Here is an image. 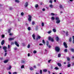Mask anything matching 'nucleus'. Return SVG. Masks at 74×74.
Masks as SVG:
<instances>
[{"mask_svg":"<svg viewBox=\"0 0 74 74\" xmlns=\"http://www.w3.org/2000/svg\"><path fill=\"white\" fill-rule=\"evenodd\" d=\"M33 53H37V51H36V50H34V51H33Z\"/></svg>","mask_w":74,"mask_h":74,"instance_id":"35","label":"nucleus"},{"mask_svg":"<svg viewBox=\"0 0 74 74\" xmlns=\"http://www.w3.org/2000/svg\"><path fill=\"white\" fill-rule=\"evenodd\" d=\"M60 8H63V6L62 5H60Z\"/></svg>","mask_w":74,"mask_h":74,"instance_id":"39","label":"nucleus"},{"mask_svg":"<svg viewBox=\"0 0 74 74\" xmlns=\"http://www.w3.org/2000/svg\"><path fill=\"white\" fill-rule=\"evenodd\" d=\"M51 60H48V62L49 63H50L51 62Z\"/></svg>","mask_w":74,"mask_h":74,"instance_id":"57","label":"nucleus"},{"mask_svg":"<svg viewBox=\"0 0 74 74\" xmlns=\"http://www.w3.org/2000/svg\"><path fill=\"white\" fill-rule=\"evenodd\" d=\"M10 48V45H8V49H9Z\"/></svg>","mask_w":74,"mask_h":74,"instance_id":"54","label":"nucleus"},{"mask_svg":"<svg viewBox=\"0 0 74 74\" xmlns=\"http://www.w3.org/2000/svg\"><path fill=\"white\" fill-rule=\"evenodd\" d=\"M39 45H43L42 43H40Z\"/></svg>","mask_w":74,"mask_h":74,"instance_id":"60","label":"nucleus"},{"mask_svg":"<svg viewBox=\"0 0 74 74\" xmlns=\"http://www.w3.org/2000/svg\"><path fill=\"white\" fill-rule=\"evenodd\" d=\"M13 74H17V72H14L13 73Z\"/></svg>","mask_w":74,"mask_h":74,"instance_id":"48","label":"nucleus"},{"mask_svg":"<svg viewBox=\"0 0 74 74\" xmlns=\"http://www.w3.org/2000/svg\"><path fill=\"white\" fill-rule=\"evenodd\" d=\"M49 7L52 8H53V5H52V4H51L49 5Z\"/></svg>","mask_w":74,"mask_h":74,"instance_id":"27","label":"nucleus"},{"mask_svg":"<svg viewBox=\"0 0 74 74\" xmlns=\"http://www.w3.org/2000/svg\"><path fill=\"white\" fill-rule=\"evenodd\" d=\"M15 1L16 3H19V1L18 0H15Z\"/></svg>","mask_w":74,"mask_h":74,"instance_id":"24","label":"nucleus"},{"mask_svg":"<svg viewBox=\"0 0 74 74\" xmlns=\"http://www.w3.org/2000/svg\"><path fill=\"white\" fill-rule=\"evenodd\" d=\"M22 62L23 63H25V62L24 61H22Z\"/></svg>","mask_w":74,"mask_h":74,"instance_id":"53","label":"nucleus"},{"mask_svg":"<svg viewBox=\"0 0 74 74\" xmlns=\"http://www.w3.org/2000/svg\"><path fill=\"white\" fill-rule=\"evenodd\" d=\"M8 62V60L7 59L5 60H4L3 61V62H4V63H7V62Z\"/></svg>","mask_w":74,"mask_h":74,"instance_id":"12","label":"nucleus"},{"mask_svg":"<svg viewBox=\"0 0 74 74\" xmlns=\"http://www.w3.org/2000/svg\"><path fill=\"white\" fill-rule=\"evenodd\" d=\"M14 40V38H10L9 39V41H11V40Z\"/></svg>","mask_w":74,"mask_h":74,"instance_id":"17","label":"nucleus"},{"mask_svg":"<svg viewBox=\"0 0 74 74\" xmlns=\"http://www.w3.org/2000/svg\"><path fill=\"white\" fill-rule=\"evenodd\" d=\"M30 53H28V56H30Z\"/></svg>","mask_w":74,"mask_h":74,"instance_id":"61","label":"nucleus"},{"mask_svg":"<svg viewBox=\"0 0 74 74\" xmlns=\"http://www.w3.org/2000/svg\"><path fill=\"white\" fill-rule=\"evenodd\" d=\"M40 74H42V70H40Z\"/></svg>","mask_w":74,"mask_h":74,"instance_id":"51","label":"nucleus"},{"mask_svg":"<svg viewBox=\"0 0 74 74\" xmlns=\"http://www.w3.org/2000/svg\"><path fill=\"white\" fill-rule=\"evenodd\" d=\"M14 42L16 45V46H17V47H19V45L18 43L17 42L15 41Z\"/></svg>","mask_w":74,"mask_h":74,"instance_id":"8","label":"nucleus"},{"mask_svg":"<svg viewBox=\"0 0 74 74\" xmlns=\"http://www.w3.org/2000/svg\"><path fill=\"white\" fill-rule=\"evenodd\" d=\"M51 32H52L51 31H50L49 32H47V33L48 34H50V33H51Z\"/></svg>","mask_w":74,"mask_h":74,"instance_id":"38","label":"nucleus"},{"mask_svg":"<svg viewBox=\"0 0 74 74\" xmlns=\"http://www.w3.org/2000/svg\"><path fill=\"white\" fill-rule=\"evenodd\" d=\"M28 16L29 17L28 20L29 22H31L32 21V16L30 15H28Z\"/></svg>","mask_w":74,"mask_h":74,"instance_id":"4","label":"nucleus"},{"mask_svg":"<svg viewBox=\"0 0 74 74\" xmlns=\"http://www.w3.org/2000/svg\"><path fill=\"white\" fill-rule=\"evenodd\" d=\"M57 64L58 65V66H59V67H61L62 66V65L61 64L59 63H57Z\"/></svg>","mask_w":74,"mask_h":74,"instance_id":"14","label":"nucleus"},{"mask_svg":"<svg viewBox=\"0 0 74 74\" xmlns=\"http://www.w3.org/2000/svg\"><path fill=\"white\" fill-rule=\"evenodd\" d=\"M55 50L57 52H60V49L59 47L56 46L55 47Z\"/></svg>","mask_w":74,"mask_h":74,"instance_id":"2","label":"nucleus"},{"mask_svg":"<svg viewBox=\"0 0 74 74\" xmlns=\"http://www.w3.org/2000/svg\"><path fill=\"white\" fill-rule=\"evenodd\" d=\"M35 24V23H34V21H32V25H34Z\"/></svg>","mask_w":74,"mask_h":74,"instance_id":"43","label":"nucleus"},{"mask_svg":"<svg viewBox=\"0 0 74 74\" xmlns=\"http://www.w3.org/2000/svg\"><path fill=\"white\" fill-rule=\"evenodd\" d=\"M21 15H22V16H23V15H24V13H23V12H22L21 13Z\"/></svg>","mask_w":74,"mask_h":74,"instance_id":"42","label":"nucleus"},{"mask_svg":"<svg viewBox=\"0 0 74 74\" xmlns=\"http://www.w3.org/2000/svg\"><path fill=\"white\" fill-rule=\"evenodd\" d=\"M8 73H9V74H11V72L10 71H9Z\"/></svg>","mask_w":74,"mask_h":74,"instance_id":"59","label":"nucleus"},{"mask_svg":"<svg viewBox=\"0 0 74 74\" xmlns=\"http://www.w3.org/2000/svg\"><path fill=\"white\" fill-rule=\"evenodd\" d=\"M4 43H5V41H4V40H3L1 42V44L2 45H3L4 44Z\"/></svg>","mask_w":74,"mask_h":74,"instance_id":"10","label":"nucleus"},{"mask_svg":"<svg viewBox=\"0 0 74 74\" xmlns=\"http://www.w3.org/2000/svg\"><path fill=\"white\" fill-rule=\"evenodd\" d=\"M71 50L72 52H74V49L73 48L71 49Z\"/></svg>","mask_w":74,"mask_h":74,"instance_id":"19","label":"nucleus"},{"mask_svg":"<svg viewBox=\"0 0 74 74\" xmlns=\"http://www.w3.org/2000/svg\"><path fill=\"white\" fill-rule=\"evenodd\" d=\"M32 37L33 38L34 40L35 39V34H34L32 35Z\"/></svg>","mask_w":74,"mask_h":74,"instance_id":"15","label":"nucleus"},{"mask_svg":"<svg viewBox=\"0 0 74 74\" xmlns=\"http://www.w3.org/2000/svg\"><path fill=\"white\" fill-rule=\"evenodd\" d=\"M40 38H41V36H40L38 35L37 36V37L36 38V41H37L38 39H40Z\"/></svg>","mask_w":74,"mask_h":74,"instance_id":"9","label":"nucleus"},{"mask_svg":"<svg viewBox=\"0 0 74 74\" xmlns=\"http://www.w3.org/2000/svg\"><path fill=\"white\" fill-rule=\"evenodd\" d=\"M3 49L4 50L5 52H7V47L4 46L3 47Z\"/></svg>","mask_w":74,"mask_h":74,"instance_id":"6","label":"nucleus"},{"mask_svg":"<svg viewBox=\"0 0 74 74\" xmlns=\"http://www.w3.org/2000/svg\"><path fill=\"white\" fill-rule=\"evenodd\" d=\"M7 53H5L4 56H7Z\"/></svg>","mask_w":74,"mask_h":74,"instance_id":"49","label":"nucleus"},{"mask_svg":"<svg viewBox=\"0 0 74 74\" xmlns=\"http://www.w3.org/2000/svg\"><path fill=\"white\" fill-rule=\"evenodd\" d=\"M31 29V28L30 27H29L28 28V30H30Z\"/></svg>","mask_w":74,"mask_h":74,"instance_id":"40","label":"nucleus"},{"mask_svg":"<svg viewBox=\"0 0 74 74\" xmlns=\"http://www.w3.org/2000/svg\"><path fill=\"white\" fill-rule=\"evenodd\" d=\"M14 50H16L17 49V47H15V48H14Z\"/></svg>","mask_w":74,"mask_h":74,"instance_id":"58","label":"nucleus"},{"mask_svg":"<svg viewBox=\"0 0 74 74\" xmlns=\"http://www.w3.org/2000/svg\"><path fill=\"white\" fill-rule=\"evenodd\" d=\"M24 65H22L21 66V69H23V68H24Z\"/></svg>","mask_w":74,"mask_h":74,"instance_id":"44","label":"nucleus"},{"mask_svg":"<svg viewBox=\"0 0 74 74\" xmlns=\"http://www.w3.org/2000/svg\"><path fill=\"white\" fill-rule=\"evenodd\" d=\"M11 30H12V29L11 28H10V29H8V33H10L11 32Z\"/></svg>","mask_w":74,"mask_h":74,"instance_id":"13","label":"nucleus"},{"mask_svg":"<svg viewBox=\"0 0 74 74\" xmlns=\"http://www.w3.org/2000/svg\"><path fill=\"white\" fill-rule=\"evenodd\" d=\"M64 52H67V49H64Z\"/></svg>","mask_w":74,"mask_h":74,"instance_id":"32","label":"nucleus"},{"mask_svg":"<svg viewBox=\"0 0 74 74\" xmlns=\"http://www.w3.org/2000/svg\"><path fill=\"white\" fill-rule=\"evenodd\" d=\"M71 66V64H69L67 65L68 67H70Z\"/></svg>","mask_w":74,"mask_h":74,"instance_id":"29","label":"nucleus"},{"mask_svg":"<svg viewBox=\"0 0 74 74\" xmlns=\"http://www.w3.org/2000/svg\"><path fill=\"white\" fill-rule=\"evenodd\" d=\"M48 73L49 74H50L51 73V72H50V71H48Z\"/></svg>","mask_w":74,"mask_h":74,"instance_id":"63","label":"nucleus"},{"mask_svg":"<svg viewBox=\"0 0 74 74\" xmlns=\"http://www.w3.org/2000/svg\"><path fill=\"white\" fill-rule=\"evenodd\" d=\"M30 70H31V71H32V70H34V69H33V68L32 67H31L30 68Z\"/></svg>","mask_w":74,"mask_h":74,"instance_id":"21","label":"nucleus"},{"mask_svg":"<svg viewBox=\"0 0 74 74\" xmlns=\"http://www.w3.org/2000/svg\"><path fill=\"white\" fill-rule=\"evenodd\" d=\"M51 15H52V16H54V15H55V14L53 13H51Z\"/></svg>","mask_w":74,"mask_h":74,"instance_id":"30","label":"nucleus"},{"mask_svg":"<svg viewBox=\"0 0 74 74\" xmlns=\"http://www.w3.org/2000/svg\"><path fill=\"white\" fill-rule=\"evenodd\" d=\"M56 38V41H57V42H58L59 40V37H58V36H57Z\"/></svg>","mask_w":74,"mask_h":74,"instance_id":"11","label":"nucleus"},{"mask_svg":"<svg viewBox=\"0 0 74 74\" xmlns=\"http://www.w3.org/2000/svg\"><path fill=\"white\" fill-rule=\"evenodd\" d=\"M28 4H29V3H28V2H26L25 3V4L24 5V7H27L28 6Z\"/></svg>","mask_w":74,"mask_h":74,"instance_id":"7","label":"nucleus"},{"mask_svg":"<svg viewBox=\"0 0 74 74\" xmlns=\"http://www.w3.org/2000/svg\"><path fill=\"white\" fill-rule=\"evenodd\" d=\"M74 59V56H72V59Z\"/></svg>","mask_w":74,"mask_h":74,"instance_id":"64","label":"nucleus"},{"mask_svg":"<svg viewBox=\"0 0 74 74\" xmlns=\"http://www.w3.org/2000/svg\"><path fill=\"white\" fill-rule=\"evenodd\" d=\"M71 37H70L69 39V42H71Z\"/></svg>","mask_w":74,"mask_h":74,"instance_id":"20","label":"nucleus"},{"mask_svg":"<svg viewBox=\"0 0 74 74\" xmlns=\"http://www.w3.org/2000/svg\"><path fill=\"white\" fill-rule=\"evenodd\" d=\"M53 32L55 33L56 32V29L54 28L53 29Z\"/></svg>","mask_w":74,"mask_h":74,"instance_id":"18","label":"nucleus"},{"mask_svg":"<svg viewBox=\"0 0 74 74\" xmlns=\"http://www.w3.org/2000/svg\"><path fill=\"white\" fill-rule=\"evenodd\" d=\"M38 7V4H36L35 6V8H37Z\"/></svg>","mask_w":74,"mask_h":74,"instance_id":"22","label":"nucleus"},{"mask_svg":"<svg viewBox=\"0 0 74 74\" xmlns=\"http://www.w3.org/2000/svg\"><path fill=\"white\" fill-rule=\"evenodd\" d=\"M51 19L52 20H55V17L53 16L51 17Z\"/></svg>","mask_w":74,"mask_h":74,"instance_id":"33","label":"nucleus"},{"mask_svg":"<svg viewBox=\"0 0 74 74\" xmlns=\"http://www.w3.org/2000/svg\"><path fill=\"white\" fill-rule=\"evenodd\" d=\"M63 45L65 47V48H68V46H67V43L65 42H64Z\"/></svg>","mask_w":74,"mask_h":74,"instance_id":"5","label":"nucleus"},{"mask_svg":"<svg viewBox=\"0 0 74 74\" xmlns=\"http://www.w3.org/2000/svg\"><path fill=\"white\" fill-rule=\"evenodd\" d=\"M42 26L43 27L44 26V23H42Z\"/></svg>","mask_w":74,"mask_h":74,"instance_id":"46","label":"nucleus"},{"mask_svg":"<svg viewBox=\"0 0 74 74\" xmlns=\"http://www.w3.org/2000/svg\"><path fill=\"white\" fill-rule=\"evenodd\" d=\"M42 42L43 43L44 45H45V40H42Z\"/></svg>","mask_w":74,"mask_h":74,"instance_id":"31","label":"nucleus"},{"mask_svg":"<svg viewBox=\"0 0 74 74\" xmlns=\"http://www.w3.org/2000/svg\"><path fill=\"white\" fill-rule=\"evenodd\" d=\"M50 3L51 4H52V1H51V0H50L49 1Z\"/></svg>","mask_w":74,"mask_h":74,"instance_id":"55","label":"nucleus"},{"mask_svg":"<svg viewBox=\"0 0 74 74\" xmlns=\"http://www.w3.org/2000/svg\"><path fill=\"white\" fill-rule=\"evenodd\" d=\"M30 47V44H28L27 46V48H29Z\"/></svg>","mask_w":74,"mask_h":74,"instance_id":"37","label":"nucleus"},{"mask_svg":"<svg viewBox=\"0 0 74 74\" xmlns=\"http://www.w3.org/2000/svg\"><path fill=\"white\" fill-rule=\"evenodd\" d=\"M67 60L68 61H70V58H68Z\"/></svg>","mask_w":74,"mask_h":74,"instance_id":"45","label":"nucleus"},{"mask_svg":"<svg viewBox=\"0 0 74 74\" xmlns=\"http://www.w3.org/2000/svg\"><path fill=\"white\" fill-rule=\"evenodd\" d=\"M5 36V35L4 34H3L2 35V38H4V36Z\"/></svg>","mask_w":74,"mask_h":74,"instance_id":"41","label":"nucleus"},{"mask_svg":"<svg viewBox=\"0 0 74 74\" xmlns=\"http://www.w3.org/2000/svg\"><path fill=\"white\" fill-rule=\"evenodd\" d=\"M48 40L49 41H51L52 42H53V41H54L53 38H51V36L49 37Z\"/></svg>","mask_w":74,"mask_h":74,"instance_id":"3","label":"nucleus"},{"mask_svg":"<svg viewBox=\"0 0 74 74\" xmlns=\"http://www.w3.org/2000/svg\"><path fill=\"white\" fill-rule=\"evenodd\" d=\"M55 19L56 21V23H60V19L59 17H56Z\"/></svg>","mask_w":74,"mask_h":74,"instance_id":"1","label":"nucleus"},{"mask_svg":"<svg viewBox=\"0 0 74 74\" xmlns=\"http://www.w3.org/2000/svg\"><path fill=\"white\" fill-rule=\"evenodd\" d=\"M42 10L43 11H45V8H43Z\"/></svg>","mask_w":74,"mask_h":74,"instance_id":"56","label":"nucleus"},{"mask_svg":"<svg viewBox=\"0 0 74 74\" xmlns=\"http://www.w3.org/2000/svg\"><path fill=\"white\" fill-rule=\"evenodd\" d=\"M43 72H47V70L44 69L43 70Z\"/></svg>","mask_w":74,"mask_h":74,"instance_id":"26","label":"nucleus"},{"mask_svg":"<svg viewBox=\"0 0 74 74\" xmlns=\"http://www.w3.org/2000/svg\"><path fill=\"white\" fill-rule=\"evenodd\" d=\"M3 59V57L0 58V60H2Z\"/></svg>","mask_w":74,"mask_h":74,"instance_id":"50","label":"nucleus"},{"mask_svg":"<svg viewBox=\"0 0 74 74\" xmlns=\"http://www.w3.org/2000/svg\"><path fill=\"white\" fill-rule=\"evenodd\" d=\"M11 68H12V67H11V66H10L9 68V70H11Z\"/></svg>","mask_w":74,"mask_h":74,"instance_id":"47","label":"nucleus"},{"mask_svg":"<svg viewBox=\"0 0 74 74\" xmlns=\"http://www.w3.org/2000/svg\"><path fill=\"white\" fill-rule=\"evenodd\" d=\"M51 45H49V48H51Z\"/></svg>","mask_w":74,"mask_h":74,"instance_id":"62","label":"nucleus"},{"mask_svg":"<svg viewBox=\"0 0 74 74\" xmlns=\"http://www.w3.org/2000/svg\"><path fill=\"white\" fill-rule=\"evenodd\" d=\"M10 10H12V7H10Z\"/></svg>","mask_w":74,"mask_h":74,"instance_id":"52","label":"nucleus"},{"mask_svg":"<svg viewBox=\"0 0 74 74\" xmlns=\"http://www.w3.org/2000/svg\"><path fill=\"white\" fill-rule=\"evenodd\" d=\"M72 37L73 38V44H74V36H72Z\"/></svg>","mask_w":74,"mask_h":74,"instance_id":"23","label":"nucleus"},{"mask_svg":"<svg viewBox=\"0 0 74 74\" xmlns=\"http://www.w3.org/2000/svg\"><path fill=\"white\" fill-rule=\"evenodd\" d=\"M36 30H38V26H36Z\"/></svg>","mask_w":74,"mask_h":74,"instance_id":"34","label":"nucleus"},{"mask_svg":"<svg viewBox=\"0 0 74 74\" xmlns=\"http://www.w3.org/2000/svg\"><path fill=\"white\" fill-rule=\"evenodd\" d=\"M68 33H69V32H68V31H67L66 33V36H68Z\"/></svg>","mask_w":74,"mask_h":74,"instance_id":"28","label":"nucleus"},{"mask_svg":"<svg viewBox=\"0 0 74 74\" xmlns=\"http://www.w3.org/2000/svg\"><path fill=\"white\" fill-rule=\"evenodd\" d=\"M55 69H56V70H59V68L57 67H56L55 68Z\"/></svg>","mask_w":74,"mask_h":74,"instance_id":"36","label":"nucleus"},{"mask_svg":"<svg viewBox=\"0 0 74 74\" xmlns=\"http://www.w3.org/2000/svg\"><path fill=\"white\" fill-rule=\"evenodd\" d=\"M58 58H60L61 56V54H59L58 55Z\"/></svg>","mask_w":74,"mask_h":74,"instance_id":"25","label":"nucleus"},{"mask_svg":"<svg viewBox=\"0 0 74 74\" xmlns=\"http://www.w3.org/2000/svg\"><path fill=\"white\" fill-rule=\"evenodd\" d=\"M46 45L47 47H48V45H49V42H48V41H47Z\"/></svg>","mask_w":74,"mask_h":74,"instance_id":"16","label":"nucleus"}]
</instances>
